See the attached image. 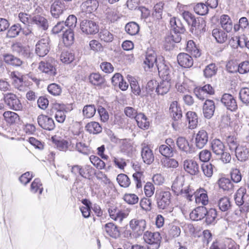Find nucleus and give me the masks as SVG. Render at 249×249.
<instances>
[{
	"instance_id": "obj_54",
	"label": "nucleus",
	"mask_w": 249,
	"mask_h": 249,
	"mask_svg": "<svg viewBox=\"0 0 249 249\" xmlns=\"http://www.w3.org/2000/svg\"><path fill=\"white\" fill-rule=\"evenodd\" d=\"M96 112V108L93 105L85 106L83 109V114L84 117L90 118L92 117Z\"/></svg>"
},
{
	"instance_id": "obj_61",
	"label": "nucleus",
	"mask_w": 249,
	"mask_h": 249,
	"mask_svg": "<svg viewBox=\"0 0 249 249\" xmlns=\"http://www.w3.org/2000/svg\"><path fill=\"white\" fill-rule=\"evenodd\" d=\"M99 35L101 40L105 42H110L113 39V35L107 29L101 30Z\"/></svg>"
},
{
	"instance_id": "obj_38",
	"label": "nucleus",
	"mask_w": 249,
	"mask_h": 249,
	"mask_svg": "<svg viewBox=\"0 0 249 249\" xmlns=\"http://www.w3.org/2000/svg\"><path fill=\"white\" fill-rule=\"evenodd\" d=\"M212 36L219 43H223L227 39V34L223 30L215 28L212 31Z\"/></svg>"
},
{
	"instance_id": "obj_29",
	"label": "nucleus",
	"mask_w": 249,
	"mask_h": 249,
	"mask_svg": "<svg viewBox=\"0 0 249 249\" xmlns=\"http://www.w3.org/2000/svg\"><path fill=\"white\" fill-rule=\"evenodd\" d=\"M104 231L109 236L116 239L120 236V231L118 227L113 223H107L104 226Z\"/></svg>"
},
{
	"instance_id": "obj_56",
	"label": "nucleus",
	"mask_w": 249,
	"mask_h": 249,
	"mask_svg": "<svg viewBox=\"0 0 249 249\" xmlns=\"http://www.w3.org/2000/svg\"><path fill=\"white\" fill-rule=\"evenodd\" d=\"M21 30L22 28L19 24H15L8 30L7 36L10 38L15 37L19 35Z\"/></svg>"
},
{
	"instance_id": "obj_49",
	"label": "nucleus",
	"mask_w": 249,
	"mask_h": 249,
	"mask_svg": "<svg viewBox=\"0 0 249 249\" xmlns=\"http://www.w3.org/2000/svg\"><path fill=\"white\" fill-rule=\"evenodd\" d=\"M75 59L74 54L71 52L63 51L60 56L61 61L65 64H69L72 63Z\"/></svg>"
},
{
	"instance_id": "obj_18",
	"label": "nucleus",
	"mask_w": 249,
	"mask_h": 249,
	"mask_svg": "<svg viewBox=\"0 0 249 249\" xmlns=\"http://www.w3.org/2000/svg\"><path fill=\"white\" fill-rule=\"evenodd\" d=\"M184 170L191 175H196L199 171V165L193 160H185L183 161Z\"/></svg>"
},
{
	"instance_id": "obj_34",
	"label": "nucleus",
	"mask_w": 249,
	"mask_h": 249,
	"mask_svg": "<svg viewBox=\"0 0 249 249\" xmlns=\"http://www.w3.org/2000/svg\"><path fill=\"white\" fill-rule=\"evenodd\" d=\"M169 111L171 116L175 121H178L182 117V111L178 106V102L174 101L170 104Z\"/></svg>"
},
{
	"instance_id": "obj_24",
	"label": "nucleus",
	"mask_w": 249,
	"mask_h": 249,
	"mask_svg": "<svg viewBox=\"0 0 249 249\" xmlns=\"http://www.w3.org/2000/svg\"><path fill=\"white\" fill-rule=\"evenodd\" d=\"M208 141V133L205 130H199L195 137L196 146L199 149L202 148Z\"/></svg>"
},
{
	"instance_id": "obj_10",
	"label": "nucleus",
	"mask_w": 249,
	"mask_h": 249,
	"mask_svg": "<svg viewBox=\"0 0 249 249\" xmlns=\"http://www.w3.org/2000/svg\"><path fill=\"white\" fill-rule=\"evenodd\" d=\"M221 102L222 105L231 111H235L238 108L235 97L231 94L224 93L222 96Z\"/></svg>"
},
{
	"instance_id": "obj_17",
	"label": "nucleus",
	"mask_w": 249,
	"mask_h": 249,
	"mask_svg": "<svg viewBox=\"0 0 249 249\" xmlns=\"http://www.w3.org/2000/svg\"><path fill=\"white\" fill-rule=\"evenodd\" d=\"M194 196H195L196 203L197 205L204 206L208 204L209 202L208 196L206 191L204 189L199 188L196 191L195 190Z\"/></svg>"
},
{
	"instance_id": "obj_11",
	"label": "nucleus",
	"mask_w": 249,
	"mask_h": 249,
	"mask_svg": "<svg viewBox=\"0 0 249 249\" xmlns=\"http://www.w3.org/2000/svg\"><path fill=\"white\" fill-rule=\"evenodd\" d=\"M159 62L156 63V67L158 70L160 76L163 79H171V76H173V73L170 71L168 66L164 63L163 58L159 57Z\"/></svg>"
},
{
	"instance_id": "obj_19",
	"label": "nucleus",
	"mask_w": 249,
	"mask_h": 249,
	"mask_svg": "<svg viewBox=\"0 0 249 249\" xmlns=\"http://www.w3.org/2000/svg\"><path fill=\"white\" fill-rule=\"evenodd\" d=\"M110 218L121 223L124 218L128 215V213L123 211L118 210L116 207H111L108 210Z\"/></svg>"
},
{
	"instance_id": "obj_52",
	"label": "nucleus",
	"mask_w": 249,
	"mask_h": 249,
	"mask_svg": "<svg viewBox=\"0 0 249 249\" xmlns=\"http://www.w3.org/2000/svg\"><path fill=\"white\" fill-rule=\"evenodd\" d=\"M139 25L134 22H131L126 24L125 30L130 35L133 36L137 34L139 31Z\"/></svg>"
},
{
	"instance_id": "obj_21",
	"label": "nucleus",
	"mask_w": 249,
	"mask_h": 249,
	"mask_svg": "<svg viewBox=\"0 0 249 249\" xmlns=\"http://www.w3.org/2000/svg\"><path fill=\"white\" fill-rule=\"evenodd\" d=\"M234 152L237 160L240 161H246L249 157V148L246 144H241Z\"/></svg>"
},
{
	"instance_id": "obj_42",
	"label": "nucleus",
	"mask_w": 249,
	"mask_h": 249,
	"mask_svg": "<svg viewBox=\"0 0 249 249\" xmlns=\"http://www.w3.org/2000/svg\"><path fill=\"white\" fill-rule=\"evenodd\" d=\"M138 126L141 129H147L149 125V122L147 121L145 115L142 113H139L135 118Z\"/></svg>"
},
{
	"instance_id": "obj_8",
	"label": "nucleus",
	"mask_w": 249,
	"mask_h": 249,
	"mask_svg": "<svg viewBox=\"0 0 249 249\" xmlns=\"http://www.w3.org/2000/svg\"><path fill=\"white\" fill-rule=\"evenodd\" d=\"M158 207L159 209H167L171 203V194L169 191H161L156 195Z\"/></svg>"
},
{
	"instance_id": "obj_41",
	"label": "nucleus",
	"mask_w": 249,
	"mask_h": 249,
	"mask_svg": "<svg viewBox=\"0 0 249 249\" xmlns=\"http://www.w3.org/2000/svg\"><path fill=\"white\" fill-rule=\"evenodd\" d=\"M186 115L189 123V128L192 129L196 128L198 124V118L196 113L188 111Z\"/></svg>"
},
{
	"instance_id": "obj_9",
	"label": "nucleus",
	"mask_w": 249,
	"mask_h": 249,
	"mask_svg": "<svg viewBox=\"0 0 249 249\" xmlns=\"http://www.w3.org/2000/svg\"><path fill=\"white\" fill-rule=\"evenodd\" d=\"M50 39L48 37L43 38L39 40L36 45V53L40 57L45 56L49 52Z\"/></svg>"
},
{
	"instance_id": "obj_39",
	"label": "nucleus",
	"mask_w": 249,
	"mask_h": 249,
	"mask_svg": "<svg viewBox=\"0 0 249 249\" xmlns=\"http://www.w3.org/2000/svg\"><path fill=\"white\" fill-rule=\"evenodd\" d=\"M186 51L196 58L199 57L201 55L200 49L192 40L187 42Z\"/></svg>"
},
{
	"instance_id": "obj_1",
	"label": "nucleus",
	"mask_w": 249,
	"mask_h": 249,
	"mask_svg": "<svg viewBox=\"0 0 249 249\" xmlns=\"http://www.w3.org/2000/svg\"><path fill=\"white\" fill-rule=\"evenodd\" d=\"M185 180L184 176L181 175L178 176L173 182L172 190L175 195H182L189 201H192L195 189L190 185L184 186Z\"/></svg>"
},
{
	"instance_id": "obj_36",
	"label": "nucleus",
	"mask_w": 249,
	"mask_h": 249,
	"mask_svg": "<svg viewBox=\"0 0 249 249\" xmlns=\"http://www.w3.org/2000/svg\"><path fill=\"white\" fill-rule=\"evenodd\" d=\"M218 184L219 188L224 191L231 192L233 190V184L228 178H220L218 181Z\"/></svg>"
},
{
	"instance_id": "obj_58",
	"label": "nucleus",
	"mask_w": 249,
	"mask_h": 249,
	"mask_svg": "<svg viewBox=\"0 0 249 249\" xmlns=\"http://www.w3.org/2000/svg\"><path fill=\"white\" fill-rule=\"evenodd\" d=\"M89 160L91 163L97 169L101 170L105 167V163L97 156L91 155Z\"/></svg>"
},
{
	"instance_id": "obj_5",
	"label": "nucleus",
	"mask_w": 249,
	"mask_h": 249,
	"mask_svg": "<svg viewBox=\"0 0 249 249\" xmlns=\"http://www.w3.org/2000/svg\"><path fill=\"white\" fill-rule=\"evenodd\" d=\"M80 29L86 35H94L99 32L98 24L89 19H84L81 22Z\"/></svg>"
},
{
	"instance_id": "obj_47",
	"label": "nucleus",
	"mask_w": 249,
	"mask_h": 249,
	"mask_svg": "<svg viewBox=\"0 0 249 249\" xmlns=\"http://www.w3.org/2000/svg\"><path fill=\"white\" fill-rule=\"evenodd\" d=\"M89 79L91 84L97 86H101L105 82L104 78L97 73L90 74L89 77Z\"/></svg>"
},
{
	"instance_id": "obj_7",
	"label": "nucleus",
	"mask_w": 249,
	"mask_h": 249,
	"mask_svg": "<svg viewBox=\"0 0 249 249\" xmlns=\"http://www.w3.org/2000/svg\"><path fill=\"white\" fill-rule=\"evenodd\" d=\"M54 64L55 61L54 59L51 58L47 61H42L39 63L38 69L49 76H53L56 74Z\"/></svg>"
},
{
	"instance_id": "obj_59",
	"label": "nucleus",
	"mask_w": 249,
	"mask_h": 249,
	"mask_svg": "<svg viewBox=\"0 0 249 249\" xmlns=\"http://www.w3.org/2000/svg\"><path fill=\"white\" fill-rule=\"evenodd\" d=\"M217 68L214 64L212 63L206 66L204 70V75L206 77L210 78L215 75Z\"/></svg>"
},
{
	"instance_id": "obj_32",
	"label": "nucleus",
	"mask_w": 249,
	"mask_h": 249,
	"mask_svg": "<svg viewBox=\"0 0 249 249\" xmlns=\"http://www.w3.org/2000/svg\"><path fill=\"white\" fill-rule=\"evenodd\" d=\"M3 59L7 64L15 67L20 66L23 63L20 59L9 53L4 54Z\"/></svg>"
},
{
	"instance_id": "obj_20",
	"label": "nucleus",
	"mask_w": 249,
	"mask_h": 249,
	"mask_svg": "<svg viewBox=\"0 0 249 249\" xmlns=\"http://www.w3.org/2000/svg\"><path fill=\"white\" fill-rule=\"evenodd\" d=\"M215 106L213 100H206L203 104L202 110L204 117L206 119H211L213 115Z\"/></svg>"
},
{
	"instance_id": "obj_23",
	"label": "nucleus",
	"mask_w": 249,
	"mask_h": 249,
	"mask_svg": "<svg viewBox=\"0 0 249 249\" xmlns=\"http://www.w3.org/2000/svg\"><path fill=\"white\" fill-rule=\"evenodd\" d=\"M141 156L143 161L147 164H151L154 160V156L152 150L145 144L142 145Z\"/></svg>"
},
{
	"instance_id": "obj_62",
	"label": "nucleus",
	"mask_w": 249,
	"mask_h": 249,
	"mask_svg": "<svg viewBox=\"0 0 249 249\" xmlns=\"http://www.w3.org/2000/svg\"><path fill=\"white\" fill-rule=\"evenodd\" d=\"M117 180L119 185L123 187H127L130 184L129 178L125 174H120L117 177Z\"/></svg>"
},
{
	"instance_id": "obj_37",
	"label": "nucleus",
	"mask_w": 249,
	"mask_h": 249,
	"mask_svg": "<svg viewBox=\"0 0 249 249\" xmlns=\"http://www.w3.org/2000/svg\"><path fill=\"white\" fill-rule=\"evenodd\" d=\"M171 31L176 32H184L185 29L179 19L173 17L170 20Z\"/></svg>"
},
{
	"instance_id": "obj_51",
	"label": "nucleus",
	"mask_w": 249,
	"mask_h": 249,
	"mask_svg": "<svg viewBox=\"0 0 249 249\" xmlns=\"http://www.w3.org/2000/svg\"><path fill=\"white\" fill-rule=\"evenodd\" d=\"M225 140L229 148L231 151L234 152L240 145L238 143L236 137L233 136H228L226 137Z\"/></svg>"
},
{
	"instance_id": "obj_2",
	"label": "nucleus",
	"mask_w": 249,
	"mask_h": 249,
	"mask_svg": "<svg viewBox=\"0 0 249 249\" xmlns=\"http://www.w3.org/2000/svg\"><path fill=\"white\" fill-rule=\"evenodd\" d=\"M234 200L236 204L240 208L242 213H247L249 211V195L244 187H241L234 195Z\"/></svg>"
},
{
	"instance_id": "obj_3",
	"label": "nucleus",
	"mask_w": 249,
	"mask_h": 249,
	"mask_svg": "<svg viewBox=\"0 0 249 249\" xmlns=\"http://www.w3.org/2000/svg\"><path fill=\"white\" fill-rule=\"evenodd\" d=\"M143 238L145 243L149 244L147 249H159L161 239L159 232L146 231L143 234Z\"/></svg>"
},
{
	"instance_id": "obj_53",
	"label": "nucleus",
	"mask_w": 249,
	"mask_h": 249,
	"mask_svg": "<svg viewBox=\"0 0 249 249\" xmlns=\"http://www.w3.org/2000/svg\"><path fill=\"white\" fill-rule=\"evenodd\" d=\"M174 149L167 145L164 144L160 145L159 147V152L165 158L172 157L173 156Z\"/></svg>"
},
{
	"instance_id": "obj_46",
	"label": "nucleus",
	"mask_w": 249,
	"mask_h": 249,
	"mask_svg": "<svg viewBox=\"0 0 249 249\" xmlns=\"http://www.w3.org/2000/svg\"><path fill=\"white\" fill-rule=\"evenodd\" d=\"M3 116L5 121L10 124L16 123L19 120L18 114L11 111H5L3 113Z\"/></svg>"
},
{
	"instance_id": "obj_60",
	"label": "nucleus",
	"mask_w": 249,
	"mask_h": 249,
	"mask_svg": "<svg viewBox=\"0 0 249 249\" xmlns=\"http://www.w3.org/2000/svg\"><path fill=\"white\" fill-rule=\"evenodd\" d=\"M48 92L53 96H58L62 92V89L58 84L52 83L50 84L47 88Z\"/></svg>"
},
{
	"instance_id": "obj_45",
	"label": "nucleus",
	"mask_w": 249,
	"mask_h": 249,
	"mask_svg": "<svg viewBox=\"0 0 249 249\" xmlns=\"http://www.w3.org/2000/svg\"><path fill=\"white\" fill-rule=\"evenodd\" d=\"M218 206L219 209L222 212L229 211L231 207L230 199L227 196L220 198L218 202Z\"/></svg>"
},
{
	"instance_id": "obj_12",
	"label": "nucleus",
	"mask_w": 249,
	"mask_h": 249,
	"mask_svg": "<svg viewBox=\"0 0 249 249\" xmlns=\"http://www.w3.org/2000/svg\"><path fill=\"white\" fill-rule=\"evenodd\" d=\"M159 62L156 63V67L158 70L160 76L163 79H171V76H173V73L170 71L168 66L164 63L163 58L159 57Z\"/></svg>"
},
{
	"instance_id": "obj_4",
	"label": "nucleus",
	"mask_w": 249,
	"mask_h": 249,
	"mask_svg": "<svg viewBox=\"0 0 249 249\" xmlns=\"http://www.w3.org/2000/svg\"><path fill=\"white\" fill-rule=\"evenodd\" d=\"M3 99L6 105L11 109L16 111L21 110L22 105L17 95L12 93L4 95Z\"/></svg>"
},
{
	"instance_id": "obj_40",
	"label": "nucleus",
	"mask_w": 249,
	"mask_h": 249,
	"mask_svg": "<svg viewBox=\"0 0 249 249\" xmlns=\"http://www.w3.org/2000/svg\"><path fill=\"white\" fill-rule=\"evenodd\" d=\"M220 24L222 28L227 32L231 31L232 28V23L229 16L223 15L220 18Z\"/></svg>"
},
{
	"instance_id": "obj_50",
	"label": "nucleus",
	"mask_w": 249,
	"mask_h": 249,
	"mask_svg": "<svg viewBox=\"0 0 249 249\" xmlns=\"http://www.w3.org/2000/svg\"><path fill=\"white\" fill-rule=\"evenodd\" d=\"M43 188L42 184L39 178H36L31 184L30 191L34 194L38 192L39 195H41L43 192Z\"/></svg>"
},
{
	"instance_id": "obj_44",
	"label": "nucleus",
	"mask_w": 249,
	"mask_h": 249,
	"mask_svg": "<svg viewBox=\"0 0 249 249\" xmlns=\"http://www.w3.org/2000/svg\"><path fill=\"white\" fill-rule=\"evenodd\" d=\"M86 129L90 134H97L102 131V128L100 124L96 122L89 123L86 125Z\"/></svg>"
},
{
	"instance_id": "obj_33",
	"label": "nucleus",
	"mask_w": 249,
	"mask_h": 249,
	"mask_svg": "<svg viewBox=\"0 0 249 249\" xmlns=\"http://www.w3.org/2000/svg\"><path fill=\"white\" fill-rule=\"evenodd\" d=\"M211 147L213 152L217 156L220 155L225 150L224 143L218 139H213L212 141Z\"/></svg>"
},
{
	"instance_id": "obj_13",
	"label": "nucleus",
	"mask_w": 249,
	"mask_h": 249,
	"mask_svg": "<svg viewBox=\"0 0 249 249\" xmlns=\"http://www.w3.org/2000/svg\"><path fill=\"white\" fill-rule=\"evenodd\" d=\"M37 123L42 128L47 130L51 131L55 128L53 120L45 115H39L37 117Z\"/></svg>"
},
{
	"instance_id": "obj_28",
	"label": "nucleus",
	"mask_w": 249,
	"mask_h": 249,
	"mask_svg": "<svg viewBox=\"0 0 249 249\" xmlns=\"http://www.w3.org/2000/svg\"><path fill=\"white\" fill-rule=\"evenodd\" d=\"M178 64L182 67L189 68L193 65L192 57L186 53H180L177 56Z\"/></svg>"
},
{
	"instance_id": "obj_27",
	"label": "nucleus",
	"mask_w": 249,
	"mask_h": 249,
	"mask_svg": "<svg viewBox=\"0 0 249 249\" xmlns=\"http://www.w3.org/2000/svg\"><path fill=\"white\" fill-rule=\"evenodd\" d=\"M207 213V210L205 206H198L190 213V217L192 220H201L205 217Z\"/></svg>"
},
{
	"instance_id": "obj_63",
	"label": "nucleus",
	"mask_w": 249,
	"mask_h": 249,
	"mask_svg": "<svg viewBox=\"0 0 249 249\" xmlns=\"http://www.w3.org/2000/svg\"><path fill=\"white\" fill-rule=\"evenodd\" d=\"M230 175L232 181L234 183H237L241 181L242 175L239 169H232L231 171Z\"/></svg>"
},
{
	"instance_id": "obj_14",
	"label": "nucleus",
	"mask_w": 249,
	"mask_h": 249,
	"mask_svg": "<svg viewBox=\"0 0 249 249\" xmlns=\"http://www.w3.org/2000/svg\"><path fill=\"white\" fill-rule=\"evenodd\" d=\"M159 62V58H157L156 52L152 50H149L147 51L145 55V58L144 61V69L146 71V68L149 69L153 68L156 63Z\"/></svg>"
},
{
	"instance_id": "obj_48",
	"label": "nucleus",
	"mask_w": 249,
	"mask_h": 249,
	"mask_svg": "<svg viewBox=\"0 0 249 249\" xmlns=\"http://www.w3.org/2000/svg\"><path fill=\"white\" fill-rule=\"evenodd\" d=\"M52 139L53 142L60 151H66L70 145V142L66 140L61 138L54 139L53 137Z\"/></svg>"
},
{
	"instance_id": "obj_55",
	"label": "nucleus",
	"mask_w": 249,
	"mask_h": 249,
	"mask_svg": "<svg viewBox=\"0 0 249 249\" xmlns=\"http://www.w3.org/2000/svg\"><path fill=\"white\" fill-rule=\"evenodd\" d=\"M10 77L13 80V83L15 88L21 90L20 88L23 84V79L19 75H17V72L13 71L10 74Z\"/></svg>"
},
{
	"instance_id": "obj_31",
	"label": "nucleus",
	"mask_w": 249,
	"mask_h": 249,
	"mask_svg": "<svg viewBox=\"0 0 249 249\" xmlns=\"http://www.w3.org/2000/svg\"><path fill=\"white\" fill-rule=\"evenodd\" d=\"M171 85V79H162V81L160 83H158L156 92L158 94L161 95L166 94L169 91Z\"/></svg>"
},
{
	"instance_id": "obj_30",
	"label": "nucleus",
	"mask_w": 249,
	"mask_h": 249,
	"mask_svg": "<svg viewBox=\"0 0 249 249\" xmlns=\"http://www.w3.org/2000/svg\"><path fill=\"white\" fill-rule=\"evenodd\" d=\"M31 24H36L37 27L44 30L48 28L49 24L47 19L39 15L33 16L31 18Z\"/></svg>"
},
{
	"instance_id": "obj_25",
	"label": "nucleus",
	"mask_w": 249,
	"mask_h": 249,
	"mask_svg": "<svg viewBox=\"0 0 249 249\" xmlns=\"http://www.w3.org/2000/svg\"><path fill=\"white\" fill-rule=\"evenodd\" d=\"M176 144L180 150L186 153L191 154L194 152L193 145L189 144L188 141L184 137H178L177 140Z\"/></svg>"
},
{
	"instance_id": "obj_16",
	"label": "nucleus",
	"mask_w": 249,
	"mask_h": 249,
	"mask_svg": "<svg viewBox=\"0 0 249 249\" xmlns=\"http://www.w3.org/2000/svg\"><path fill=\"white\" fill-rule=\"evenodd\" d=\"M92 170V167L89 165H85L82 166L79 165H75L71 167V172L74 175H79L84 178H89L90 175V173Z\"/></svg>"
},
{
	"instance_id": "obj_22",
	"label": "nucleus",
	"mask_w": 249,
	"mask_h": 249,
	"mask_svg": "<svg viewBox=\"0 0 249 249\" xmlns=\"http://www.w3.org/2000/svg\"><path fill=\"white\" fill-rule=\"evenodd\" d=\"M99 6V3L97 0H87L82 3L81 9L83 13L91 14L95 11Z\"/></svg>"
},
{
	"instance_id": "obj_57",
	"label": "nucleus",
	"mask_w": 249,
	"mask_h": 249,
	"mask_svg": "<svg viewBox=\"0 0 249 249\" xmlns=\"http://www.w3.org/2000/svg\"><path fill=\"white\" fill-rule=\"evenodd\" d=\"M217 215V212L215 209H210L209 210H207V214L205 216L206 217V222L207 224L210 225L213 224L215 219Z\"/></svg>"
},
{
	"instance_id": "obj_35",
	"label": "nucleus",
	"mask_w": 249,
	"mask_h": 249,
	"mask_svg": "<svg viewBox=\"0 0 249 249\" xmlns=\"http://www.w3.org/2000/svg\"><path fill=\"white\" fill-rule=\"evenodd\" d=\"M13 49L15 52L24 57H30L31 53L28 47L24 46L21 44L18 43L13 45Z\"/></svg>"
},
{
	"instance_id": "obj_15",
	"label": "nucleus",
	"mask_w": 249,
	"mask_h": 249,
	"mask_svg": "<svg viewBox=\"0 0 249 249\" xmlns=\"http://www.w3.org/2000/svg\"><path fill=\"white\" fill-rule=\"evenodd\" d=\"M66 10L64 2L61 0L54 1L51 6L50 12L52 16L55 18H58Z\"/></svg>"
},
{
	"instance_id": "obj_43",
	"label": "nucleus",
	"mask_w": 249,
	"mask_h": 249,
	"mask_svg": "<svg viewBox=\"0 0 249 249\" xmlns=\"http://www.w3.org/2000/svg\"><path fill=\"white\" fill-rule=\"evenodd\" d=\"M63 40L66 46H69L73 44L74 41V33L71 29L65 30L63 36Z\"/></svg>"
},
{
	"instance_id": "obj_6",
	"label": "nucleus",
	"mask_w": 249,
	"mask_h": 249,
	"mask_svg": "<svg viewBox=\"0 0 249 249\" xmlns=\"http://www.w3.org/2000/svg\"><path fill=\"white\" fill-rule=\"evenodd\" d=\"M146 222L144 219L134 218L129 222V227L136 236L141 235L145 230Z\"/></svg>"
},
{
	"instance_id": "obj_26",
	"label": "nucleus",
	"mask_w": 249,
	"mask_h": 249,
	"mask_svg": "<svg viewBox=\"0 0 249 249\" xmlns=\"http://www.w3.org/2000/svg\"><path fill=\"white\" fill-rule=\"evenodd\" d=\"M106 19L109 23H114L121 18V14L115 8L108 7L104 11Z\"/></svg>"
},
{
	"instance_id": "obj_64",
	"label": "nucleus",
	"mask_w": 249,
	"mask_h": 249,
	"mask_svg": "<svg viewBox=\"0 0 249 249\" xmlns=\"http://www.w3.org/2000/svg\"><path fill=\"white\" fill-rule=\"evenodd\" d=\"M239 98L243 103L248 104L249 103V88H242L239 92Z\"/></svg>"
}]
</instances>
